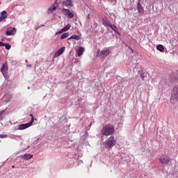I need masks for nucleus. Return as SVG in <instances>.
Returning <instances> with one entry per match:
<instances>
[{
  "mask_svg": "<svg viewBox=\"0 0 178 178\" xmlns=\"http://www.w3.org/2000/svg\"><path fill=\"white\" fill-rule=\"evenodd\" d=\"M30 116H31V118H32L31 119H33V120H34V116L33 115V114H31Z\"/></svg>",
  "mask_w": 178,
  "mask_h": 178,
  "instance_id": "e433bc0d",
  "label": "nucleus"
},
{
  "mask_svg": "<svg viewBox=\"0 0 178 178\" xmlns=\"http://www.w3.org/2000/svg\"><path fill=\"white\" fill-rule=\"evenodd\" d=\"M61 12L65 15V16H68V17H70L71 19L74 17V14L67 8H63Z\"/></svg>",
  "mask_w": 178,
  "mask_h": 178,
  "instance_id": "0eeeda50",
  "label": "nucleus"
},
{
  "mask_svg": "<svg viewBox=\"0 0 178 178\" xmlns=\"http://www.w3.org/2000/svg\"><path fill=\"white\" fill-rule=\"evenodd\" d=\"M16 33V28H8L6 31V35H13Z\"/></svg>",
  "mask_w": 178,
  "mask_h": 178,
  "instance_id": "f8f14e48",
  "label": "nucleus"
},
{
  "mask_svg": "<svg viewBox=\"0 0 178 178\" xmlns=\"http://www.w3.org/2000/svg\"><path fill=\"white\" fill-rule=\"evenodd\" d=\"M5 45V43L3 42H0V47H3Z\"/></svg>",
  "mask_w": 178,
  "mask_h": 178,
  "instance_id": "2f4dec72",
  "label": "nucleus"
},
{
  "mask_svg": "<svg viewBox=\"0 0 178 178\" xmlns=\"http://www.w3.org/2000/svg\"><path fill=\"white\" fill-rule=\"evenodd\" d=\"M84 54V47H81L76 50L77 56H81Z\"/></svg>",
  "mask_w": 178,
  "mask_h": 178,
  "instance_id": "a211bd4d",
  "label": "nucleus"
},
{
  "mask_svg": "<svg viewBox=\"0 0 178 178\" xmlns=\"http://www.w3.org/2000/svg\"><path fill=\"white\" fill-rule=\"evenodd\" d=\"M59 6V4L58 3V1H55L54 3L51 5L48 9L47 13L49 15H51L54 10H56V8Z\"/></svg>",
  "mask_w": 178,
  "mask_h": 178,
  "instance_id": "423d86ee",
  "label": "nucleus"
},
{
  "mask_svg": "<svg viewBox=\"0 0 178 178\" xmlns=\"http://www.w3.org/2000/svg\"><path fill=\"white\" fill-rule=\"evenodd\" d=\"M17 137H20L19 136H15V138H14V140H16L17 141L19 140V139L17 138Z\"/></svg>",
  "mask_w": 178,
  "mask_h": 178,
  "instance_id": "473e14b6",
  "label": "nucleus"
},
{
  "mask_svg": "<svg viewBox=\"0 0 178 178\" xmlns=\"http://www.w3.org/2000/svg\"><path fill=\"white\" fill-rule=\"evenodd\" d=\"M5 111L6 110L0 111V120H3V118L5 117Z\"/></svg>",
  "mask_w": 178,
  "mask_h": 178,
  "instance_id": "b1692460",
  "label": "nucleus"
},
{
  "mask_svg": "<svg viewBox=\"0 0 178 178\" xmlns=\"http://www.w3.org/2000/svg\"><path fill=\"white\" fill-rule=\"evenodd\" d=\"M113 133H115V127L111 124L104 126L101 130L102 136H112Z\"/></svg>",
  "mask_w": 178,
  "mask_h": 178,
  "instance_id": "f257e3e1",
  "label": "nucleus"
},
{
  "mask_svg": "<svg viewBox=\"0 0 178 178\" xmlns=\"http://www.w3.org/2000/svg\"><path fill=\"white\" fill-rule=\"evenodd\" d=\"M3 89V86H0V91H1V90Z\"/></svg>",
  "mask_w": 178,
  "mask_h": 178,
  "instance_id": "f704fd0d",
  "label": "nucleus"
},
{
  "mask_svg": "<svg viewBox=\"0 0 178 178\" xmlns=\"http://www.w3.org/2000/svg\"><path fill=\"white\" fill-rule=\"evenodd\" d=\"M71 27L70 24H67L64 28H63L60 31L56 33V35H58V34H62V33L65 31H67Z\"/></svg>",
  "mask_w": 178,
  "mask_h": 178,
  "instance_id": "ddd939ff",
  "label": "nucleus"
},
{
  "mask_svg": "<svg viewBox=\"0 0 178 178\" xmlns=\"http://www.w3.org/2000/svg\"><path fill=\"white\" fill-rule=\"evenodd\" d=\"M26 66H27V67H31V65H30V64L26 65Z\"/></svg>",
  "mask_w": 178,
  "mask_h": 178,
  "instance_id": "c9c22d12",
  "label": "nucleus"
},
{
  "mask_svg": "<svg viewBox=\"0 0 178 178\" xmlns=\"http://www.w3.org/2000/svg\"><path fill=\"white\" fill-rule=\"evenodd\" d=\"M67 37H69V33H65L61 35L60 40H64V38H67Z\"/></svg>",
  "mask_w": 178,
  "mask_h": 178,
  "instance_id": "393cba45",
  "label": "nucleus"
},
{
  "mask_svg": "<svg viewBox=\"0 0 178 178\" xmlns=\"http://www.w3.org/2000/svg\"><path fill=\"white\" fill-rule=\"evenodd\" d=\"M65 47H61L60 49H59L56 53H55V55L54 56H60V55H62V54H63V52H65Z\"/></svg>",
  "mask_w": 178,
  "mask_h": 178,
  "instance_id": "2eb2a0df",
  "label": "nucleus"
},
{
  "mask_svg": "<svg viewBox=\"0 0 178 178\" xmlns=\"http://www.w3.org/2000/svg\"><path fill=\"white\" fill-rule=\"evenodd\" d=\"M111 54V51L108 49L102 50L100 52V55L99 56L102 58V59H105V58H106V56H108V55H109Z\"/></svg>",
  "mask_w": 178,
  "mask_h": 178,
  "instance_id": "9b49d317",
  "label": "nucleus"
},
{
  "mask_svg": "<svg viewBox=\"0 0 178 178\" xmlns=\"http://www.w3.org/2000/svg\"><path fill=\"white\" fill-rule=\"evenodd\" d=\"M80 163H83V161H80Z\"/></svg>",
  "mask_w": 178,
  "mask_h": 178,
  "instance_id": "58836bf2",
  "label": "nucleus"
},
{
  "mask_svg": "<svg viewBox=\"0 0 178 178\" xmlns=\"http://www.w3.org/2000/svg\"><path fill=\"white\" fill-rule=\"evenodd\" d=\"M159 161L163 165H167V163H169V162H170V158L168 157L167 156L163 155L159 158Z\"/></svg>",
  "mask_w": 178,
  "mask_h": 178,
  "instance_id": "1a4fd4ad",
  "label": "nucleus"
},
{
  "mask_svg": "<svg viewBox=\"0 0 178 178\" xmlns=\"http://www.w3.org/2000/svg\"><path fill=\"white\" fill-rule=\"evenodd\" d=\"M140 77L142 79L143 81H144V79L147 77V74L143 72H140Z\"/></svg>",
  "mask_w": 178,
  "mask_h": 178,
  "instance_id": "5701e85b",
  "label": "nucleus"
},
{
  "mask_svg": "<svg viewBox=\"0 0 178 178\" xmlns=\"http://www.w3.org/2000/svg\"><path fill=\"white\" fill-rule=\"evenodd\" d=\"M0 15L3 17H7L6 16V10H3L1 13Z\"/></svg>",
  "mask_w": 178,
  "mask_h": 178,
  "instance_id": "bb28decb",
  "label": "nucleus"
},
{
  "mask_svg": "<svg viewBox=\"0 0 178 178\" xmlns=\"http://www.w3.org/2000/svg\"><path fill=\"white\" fill-rule=\"evenodd\" d=\"M25 62H26V63H27L28 60H25Z\"/></svg>",
  "mask_w": 178,
  "mask_h": 178,
  "instance_id": "ea45409f",
  "label": "nucleus"
},
{
  "mask_svg": "<svg viewBox=\"0 0 178 178\" xmlns=\"http://www.w3.org/2000/svg\"><path fill=\"white\" fill-rule=\"evenodd\" d=\"M25 161H29V159H31L33 157V154H25L21 156Z\"/></svg>",
  "mask_w": 178,
  "mask_h": 178,
  "instance_id": "6ab92c4d",
  "label": "nucleus"
},
{
  "mask_svg": "<svg viewBox=\"0 0 178 178\" xmlns=\"http://www.w3.org/2000/svg\"><path fill=\"white\" fill-rule=\"evenodd\" d=\"M8 70H9V67H8V63H3L1 67V72L3 77H5V79L8 77Z\"/></svg>",
  "mask_w": 178,
  "mask_h": 178,
  "instance_id": "39448f33",
  "label": "nucleus"
},
{
  "mask_svg": "<svg viewBox=\"0 0 178 178\" xmlns=\"http://www.w3.org/2000/svg\"><path fill=\"white\" fill-rule=\"evenodd\" d=\"M28 90H30V87H28Z\"/></svg>",
  "mask_w": 178,
  "mask_h": 178,
  "instance_id": "a19ab883",
  "label": "nucleus"
},
{
  "mask_svg": "<svg viewBox=\"0 0 178 178\" xmlns=\"http://www.w3.org/2000/svg\"><path fill=\"white\" fill-rule=\"evenodd\" d=\"M90 127H91V124L87 127V130H90Z\"/></svg>",
  "mask_w": 178,
  "mask_h": 178,
  "instance_id": "72a5a7b5",
  "label": "nucleus"
},
{
  "mask_svg": "<svg viewBox=\"0 0 178 178\" xmlns=\"http://www.w3.org/2000/svg\"><path fill=\"white\" fill-rule=\"evenodd\" d=\"M63 6H66L67 8H73V1L72 0H65L62 1Z\"/></svg>",
  "mask_w": 178,
  "mask_h": 178,
  "instance_id": "9d476101",
  "label": "nucleus"
},
{
  "mask_svg": "<svg viewBox=\"0 0 178 178\" xmlns=\"http://www.w3.org/2000/svg\"><path fill=\"white\" fill-rule=\"evenodd\" d=\"M70 40H76V41H79L80 36L79 35H73L67 39V41H70Z\"/></svg>",
  "mask_w": 178,
  "mask_h": 178,
  "instance_id": "412c9836",
  "label": "nucleus"
},
{
  "mask_svg": "<svg viewBox=\"0 0 178 178\" xmlns=\"http://www.w3.org/2000/svg\"><path fill=\"white\" fill-rule=\"evenodd\" d=\"M115 144H116V140H115V137L113 136H111L106 141L105 147L106 148H112V147H114Z\"/></svg>",
  "mask_w": 178,
  "mask_h": 178,
  "instance_id": "7ed1b4c3",
  "label": "nucleus"
},
{
  "mask_svg": "<svg viewBox=\"0 0 178 178\" xmlns=\"http://www.w3.org/2000/svg\"><path fill=\"white\" fill-rule=\"evenodd\" d=\"M109 27L110 29H111V30H113V31L116 34H118V35H120V33H119V29H118V26H116V25L111 24Z\"/></svg>",
  "mask_w": 178,
  "mask_h": 178,
  "instance_id": "dca6fc26",
  "label": "nucleus"
},
{
  "mask_svg": "<svg viewBox=\"0 0 178 178\" xmlns=\"http://www.w3.org/2000/svg\"><path fill=\"white\" fill-rule=\"evenodd\" d=\"M102 24H104V26L105 27H110V26H111V22H109V20L103 19H102Z\"/></svg>",
  "mask_w": 178,
  "mask_h": 178,
  "instance_id": "aec40b11",
  "label": "nucleus"
},
{
  "mask_svg": "<svg viewBox=\"0 0 178 178\" xmlns=\"http://www.w3.org/2000/svg\"><path fill=\"white\" fill-rule=\"evenodd\" d=\"M3 47H5L6 49H7L8 51H9L10 48H12V46L8 43H4Z\"/></svg>",
  "mask_w": 178,
  "mask_h": 178,
  "instance_id": "a878e982",
  "label": "nucleus"
},
{
  "mask_svg": "<svg viewBox=\"0 0 178 178\" xmlns=\"http://www.w3.org/2000/svg\"><path fill=\"white\" fill-rule=\"evenodd\" d=\"M15 137H16V136L11 135V136H9V138H11V140H15Z\"/></svg>",
  "mask_w": 178,
  "mask_h": 178,
  "instance_id": "7c9ffc66",
  "label": "nucleus"
},
{
  "mask_svg": "<svg viewBox=\"0 0 178 178\" xmlns=\"http://www.w3.org/2000/svg\"><path fill=\"white\" fill-rule=\"evenodd\" d=\"M137 9L138 13H144V8H143V6H141V3H140V1L137 3Z\"/></svg>",
  "mask_w": 178,
  "mask_h": 178,
  "instance_id": "f3484780",
  "label": "nucleus"
},
{
  "mask_svg": "<svg viewBox=\"0 0 178 178\" xmlns=\"http://www.w3.org/2000/svg\"><path fill=\"white\" fill-rule=\"evenodd\" d=\"M178 101V85L175 86L171 91V102L175 104Z\"/></svg>",
  "mask_w": 178,
  "mask_h": 178,
  "instance_id": "f03ea898",
  "label": "nucleus"
},
{
  "mask_svg": "<svg viewBox=\"0 0 178 178\" xmlns=\"http://www.w3.org/2000/svg\"><path fill=\"white\" fill-rule=\"evenodd\" d=\"M12 98H13V96L12 95L6 94L3 96L2 99L5 102H9V101H10V99H12Z\"/></svg>",
  "mask_w": 178,
  "mask_h": 178,
  "instance_id": "4468645a",
  "label": "nucleus"
},
{
  "mask_svg": "<svg viewBox=\"0 0 178 178\" xmlns=\"http://www.w3.org/2000/svg\"><path fill=\"white\" fill-rule=\"evenodd\" d=\"M156 49L158 51H160V52H163V51L165 50V47H163V45L162 44H159L156 46Z\"/></svg>",
  "mask_w": 178,
  "mask_h": 178,
  "instance_id": "4be33fe9",
  "label": "nucleus"
},
{
  "mask_svg": "<svg viewBox=\"0 0 178 178\" xmlns=\"http://www.w3.org/2000/svg\"><path fill=\"white\" fill-rule=\"evenodd\" d=\"M13 169H15V165H12L11 167Z\"/></svg>",
  "mask_w": 178,
  "mask_h": 178,
  "instance_id": "4c0bfd02",
  "label": "nucleus"
},
{
  "mask_svg": "<svg viewBox=\"0 0 178 178\" xmlns=\"http://www.w3.org/2000/svg\"><path fill=\"white\" fill-rule=\"evenodd\" d=\"M33 123H34V118L31 119L29 122L19 124L18 130H26V129H29V127H31Z\"/></svg>",
  "mask_w": 178,
  "mask_h": 178,
  "instance_id": "20e7f679",
  "label": "nucleus"
},
{
  "mask_svg": "<svg viewBox=\"0 0 178 178\" xmlns=\"http://www.w3.org/2000/svg\"><path fill=\"white\" fill-rule=\"evenodd\" d=\"M0 138H8V135H6V134H0Z\"/></svg>",
  "mask_w": 178,
  "mask_h": 178,
  "instance_id": "c85d7f7f",
  "label": "nucleus"
},
{
  "mask_svg": "<svg viewBox=\"0 0 178 178\" xmlns=\"http://www.w3.org/2000/svg\"><path fill=\"white\" fill-rule=\"evenodd\" d=\"M169 81L171 83H175V81H178V71L176 72H172L169 77Z\"/></svg>",
  "mask_w": 178,
  "mask_h": 178,
  "instance_id": "6e6552de",
  "label": "nucleus"
},
{
  "mask_svg": "<svg viewBox=\"0 0 178 178\" xmlns=\"http://www.w3.org/2000/svg\"><path fill=\"white\" fill-rule=\"evenodd\" d=\"M44 26H45V25L43 24V25L37 26V27L35 28V31H38V30L39 29H41V27H44Z\"/></svg>",
  "mask_w": 178,
  "mask_h": 178,
  "instance_id": "c756f323",
  "label": "nucleus"
},
{
  "mask_svg": "<svg viewBox=\"0 0 178 178\" xmlns=\"http://www.w3.org/2000/svg\"><path fill=\"white\" fill-rule=\"evenodd\" d=\"M7 17H2L0 15V23H2V22H3V20H6Z\"/></svg>",
  "mask_w": 178,
  "mask_h": 178,
  "instance_id": "cd10ccee",
  "label": "nucleus"
}]
</instances>
